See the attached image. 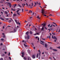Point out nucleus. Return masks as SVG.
I'll return each mask as SVG.
<instances>
[{
  "label": "nucleus",
  "mask_w": 60,
  "mask_h": 60,
  "mask_svg": "<svg viewBox=\"0 0 60 60\" xmlns=\"http://www.w3.org/2000/svg\"><path fill=\"white\" fill-rule=\"evenodd\" d=\"M41 12L42 14H46V13H45V11L44 9H42L41 10Z\"/></svg>",
  "instance_id": "nucleus-1"
},
{
  "label": "nucleus",
  "mask_w": 60,
  "mask_h": 60,
  "mask_svg": "<svg viewBox=\"0 0 60 60\" xmlns=\"http://www.w3.org/2000/svg\"><path fill=\"white\" fill-rule=\"evenodd\" d=\"M21 54L22 55V57H24V52H22Z\"/></svg>",
  "instance_id": "nucleus-2"
},
{
  "label": "nucleus",
  "mask_w": 60,
  "mask_h": 60,
  "mask_svg": "<svg viewBox=\"0 0 60 60\" xmlns=\"http://www.w3.org/2000/svg\"><path fill=\"white\" fill-rule=\"evenodd\" d=\"M32 58H33V59H35V55H33L32 56Z\"/></svg>",
  "instance_id": "nucleus-3"
},
{
  "label": "nucleus",
  "mask_w": 60,
  "mask_h": 60,
  "mask_svg": "<svg viewBox=\"0 0 60 60\" xmlns=\"http://www.w3.org/2000/svg\"><path fill=\"white\" fill-rule=\"evenodd\" d=\"M8 4L9 5L10 8H11V6L12 5L10 3H8Z\"/></svg>",
  "instance_id": "nucleus-4"
},
{
  "label": "nucleus",
  "mask_w": 60,
  "mask_h": 60,
  "mask_svg": "<svg viewBox=\"0 0 60 60\" xmlns=\"http://www.w3.org/2000/svg\"><path fill=\"white\" fill-rule=\"evenodd\" d=\"M27 59L28 60H31V58L30 57H28Z\"/></svg>",
  "instance_id": "nucleus-5"
},
{
  "label": "nucleus",
  "mask_w": 60,
  "mask_h": 60,
  "mask_svg": "<svg viewBox=\"0 0 60 60\" xmlns=\"http://www.w3.org/2000/svg\"><path fill=\"white\" fill-rule=\"evenodd\" d=\"M27 35H28V34H29V32L27 31L25 33Z\"/></svg>",
  "instance_id": "nucleus-6"
},
{
  "label": "nucleus",
  "mask_w": 60,
  "mask_h": 60,
  "mask_svg": "<svg viewBox=\"0 0 60 60\" xmlns=\"http://www.w3.org/2000/svg\"><path fill=\"white\" fill-rule=\"evenodd\" d=\"M42 26L43 25V27H45V26H46V24L45 23H43L42 24Z\"/></svg>",
  "instance_id": "nucleus-7"
},
{
  "label": "nucleus",
  "mask_w": 60,
  "mask_h": 60,
  "mask_svg": "<svg viewBox=\"0 0 60 60\" xmlns=\"http://www.w3.org/2000/svg\"><path fill=\"white\" fill-rule=\"evenodd\" d=\"M28 52L29 54H30V52H31V51L30 50H28Z\"/></svg>",
  "instance_id": "nucleus-8"
},
{
  "label": "nucleus",
  "mask_w": 60,
  "mask_h": 60,
  "mask_svg": "<svg viewBox=\"0 0 60 60\" xmlns=\"http://www.w3.org/2000/svg\"><path fill=\"white\" fill-rule=\"evenodd\" d=\"M53 39H55L56 40H57V38L55 36H54V37H53Z\"/></svg>",
  "instance_id": "nucleus-9"
},
{
  "label": "nucleus",
  "mask_w": 60,
  "mask_h": 60,
  "mask_svg": "<svg viewBox=\"0 0 60 60\" xmlns=\"http://www.w3.org/2000/svg\"><path fill=\"white\" fill-rule=\"evenodd\" d=\"M29 33L31 34H33V32H32L31 31H30V32H29Z\"/></svg>",
  "instance_id": "nucleus-10"
},
{
  "label": "nucleus",
  "mask_w": 60,
  "mask_h": 60,
  "mask_svg": "<svg viewBox=\"0 0 60 60\" xmlns=\"http://www.w3.org/2000/svg\"><path fill=\"white\" fill-rule=\"evenodd\" d=\"M24 60H26V59H27V57H24Z\"/></svg>",
  "instance_id": "nucleus-11"
},
{
  "label": "nucleus",
  "mask_w": 60,
  "mask_h": 60,
  "mask_svg": "<svg viewBox=\"0 0 60 60\" xmlns=\"http://www.w3.org/2000/svg\"><path fill=\"white\" fill-rule=\"evenodd\" d=\"M27 37L28 39H29V35H27Z\"/></svg>",
  "instance_id": "nucleus-12"
},
{
  "label": "nucleus",
  "mask_w": 60,
  "mask_h": 60,
  "mask_svg": "<svg viewBox=\"0 0 60 60\" xmlns=\"http://www.w3.org/2000/svg\"><path fill=\"white\" fill-rule=\"evenodd\" d=\"M0 19H1L2 20H4V19L2 17H0Z\"/></svg>",
  "instance_id": "nucleus-13"
},
{
  "label": "nucleus",
  "mask_w": 60,
  "mask_h": 60,
  "mask_svg": "<svg viewBox=\"0 0 60 60\" xmlns=\"http://www.w3.org/2000/svg\"><path fill=\"white\" fill-rule=\"evenodd\" d=\"M53 50L54 51H57V50L55 49H53Z\"/></svg>",
  "instance_id": "nucleus-14"
},
{
  "label": "nucleus",
  "mask_w": 60,
  "mask_h": 60,
  "mask_svg": "<svg viewBox=\"0 0 60 60\" xmlns=\"http://www.w3.org/2000/svg\"><path fill=\"white\" fill-rule=\"evenodd\" d=\"M29 13H32V11H31V10H30L29 11Z\"/></svg>",
  "instance_id": "nucleus-15"
},
{
  "label": "nucleus",
  "mask_w": 60,
  "mask_h": 60,
  "mask_svg": "<svg viewBox=\"0 0 60 60\" xmlns=\"http://www.w3.org/2000/svg\"><path fill=\"white\" fill-rule=\"evenodd\" d=\"M24 46H25V47H27L28 46L27 45H25V44H24Z\"/></svg>",
  "instance_id": "nucleus-16"
},
{
  "label": "nucleus",
  "mask_w": 60,
  "mask_h": 60,
  "mask_svg": "<svg viewBox=\"0 0 60 60\" xmlns=\"http://www.w3.org/2000/svg\"><path fill=\"white\" fill-rule=\"evenodd\" d=\"M24 46H25V47H27L28 46L27 45H25V44H24Z\"/></svg>",
  "instance_id": "nucleus-17"
},
{
  "label": "nucleus",
  "mask_w": 60,
  "mask_h": 60,
  "mask_svg": "<svg viewBox=\"0 0 60 60\" xmlns=\"http://www.w3.org/2000/svg\"><path fill=\"white\" fill-rule=\"evenodd\" d=\"M37 18H38V19H40V18L39 17V16H38L37 17Z\"/></svg>",
  "instance_id": "nucleus-18"
},
{
  "label": "nucleus",
  "mask_w": 60,
  "mask_h": 60,
  "mask_svg": "<svg viewBox=\"0 0 60 60\" xmlns=\"http://www.w3.org/2000/svg\"><path fill=\"white\" fill-rule=\"evenodd\" d=\"M45 48H47V45L46 44H45Z\"/></svg>",
  "instance_id": "nucleus-19"
},
{
  "label": "nucleus",
  "mask_w": 60,
  "mask_h": 60,
  "mask_svg": "<svg viewBox=\"0 0 60 60\" xmlns=\"http://www.w3.org/2000/svg\"><path fill=\"white\" fill-rule=\"evenodd\" d=\"M13 15H14V17H15V16H16L17 15H16V14H13Z\"/></svg>",
  "instance_id": "nucleus-20"
},
{
  "label": "nucleus",
  "mask_w": 60,
  "mask_h": 60,
  "mask_svg": "<svg viewBox=\"0 0 60 60\" xmlns=\"http://www.w3.org/2000/svg\"><path fill=\"white\" fill-rule=\"evenodd\" d=\"M18 5L20 7H22V6L20 5L19 4H18Z\"/></svg>",
  "instance_id": "nucleus-21"
},
{
  "label": "nucleus",
  "mask_w": 60,
  "mask_h": 60,
  "mask_svg": "<svg viewBox=\"0 0 60 60\" xmlns=\"http://www.w3.org/2000/svg\"><path fill=\"white\" fill-rule=\"evenodd\" d=\"M4 54H2V56H4Z\"/></svg>",
  "instance_id": "nucleus-22"
},
{
  "label": "nucleus",
  "mask_w": 60,
  "mask_h": 60,
  "mask_svg": "<svg viewBox=\"0 0 60 60\" xmlns=\"http://www.w3.org/2000/svg\"><path fill=\"white\" fill-rule=\"evenodd\" d=\"M15 22H16V24H17V21L16 20H15Z\"/></svg>",
  "instance_id": "nucleus-23"
},
{
  "label": "nucleus",
  "mask_w": 60,
  "mask_h": 60,
  "mask_svg": "<svg viewBox=\"0 0 60 60\" xmlns=\"http://www.w3.org/2000/svg\"><path fill=\"white\" fill-rule=\"evenodd\" d=\"M5 13L6 14H8V13H7V11H5Z\"/></svg>",
  "instance_id": "nucleus-24"
},
{
  "label": "nucleus",
  "mask_w": 60,
  "mask_h": 60,
  "mask_svg": "<svg viewBox=\"0 0 60 60\" xmlns=\"http://www.w3.org/2000/svg\"><path fill=\"white\" fill-rule=\"evenodd\" d=\"M17 13L18 14V15H20V13L19 12V13L18 12Z\"/></svg>",
  "instance_id": "nucleus-25"
},
{
  "label": "nucleus",
  "mask_w": 60,
  "mask_h": 60,
  "mask_svg": "<svg viewBox=\"0 0 60 60\" xmlns=\"http://www.w3.org/2000/svg\"><path fill=\"white\" fill-rule=\"evenodd\" d=\"M19 10H18L17 11H16V12L17 13H18V12H19Z\"/></svg>",
  "instance_id": "nucleus-26"
},
{
  "label": "nucleus",
  "mask_w": 60,
  "mask_h": 60,
  "mask_svg": "<svg viewBox=\"0 0 60 60\" xmlns=\"http://www.w3.org/2000/svg\"><path fill=\"white\" fill-rule=\"evenodd\" d=\"M16 5H17V4H15V6H14V7H16Z\"/></svg>",
  "instance_id": "nucleus-27"
},
{
  "label": "nucleus",
  "mask_w": 60,
  "mask_h": 60,
  "mask_svg": "<svg viewBox=\"0 0 60 60\" xmlns=\"http://www.w3.org/2000/svg\"><path fill=\"white\" fill-rule=\"evenodd\" d=\"M31 44H32V45L33 46H34V43H31Z\"/></svg>",
  "instance_id": "nucleus-28"
},
{
  "label": "nucleus",
  "mask_w": 60,
  "mask_h": 60,
  "mask_svg": "<svg viewBox=\"0 0 60 60\" xmlns=\"http://www.w3.org/2000/svg\"><path fill=\"white\" fill-rule=\"evenodd\" d=\"M14 31L15 32H16V29H14Z\"/></svg>",
  "instance_id": "nucleus-29"
},
{
  "label": "nucleus",
  "mask_w": 60,
  "mask_h": 60,
  "mask_svg": "<svg viewBox=\"0 0 60 60\" xmlns=\"http://www.w3.org/2000/svg\"><path fill=\"white\" fill-rule=\"evenodd\" d=\"M50 26V24H49L48 25V27H49V26Z\"/></svg>",
  "instance_id": "nucleus-30"
},
{
  "label": "nucleus",
  "mask_w": 60,
  "mask_h": 60,
  "mask_svg": "<svg viewBox=\"0 0 60 60\" xmlns=\"http://www.w3.org/2000/svg\"><path fill=\"white\" fill-rule=\"evenodd\" d=\"M44 29V27H43L42 28V29H41V30H43Z\"/></svg>",
  "instance_id": "nucleus-31"
},
{
  "label": "nucleus",
  "mask_w": 60,
  "mask_h": 60,
  "mask_svg": "<svg viewBox=\"0 0 60 60\" xmlns=\"http://www.w3.org/2000/svg\"><path fill=\"white\" fill-rule=\"evenodd\" d=\"M1 1H2V2H5V1H4V0H1Z\"/></svg>",
  "instance_id": "nucleus-32"
},
{
  "label": "nucleus",
  "mask_w": 60,
  "mask_h": 60,
  "mask_svg": "<svg viewBox=\"0 0 60 60\" xmlns=\"http://www.w3.org/2000/svg\"><path fill=\"white\" fill-rule=\"evenodd\" d=\"M1 41H4V39H3V38L1 39Z\"/></svg>",
  "instance_id": "nucleus-33"
},
{
  "label": "nucleus",
  "mask_w": 60,
  "mask_h": 60,
  "mask_svg": "<svg viewBox=\"0 0 60 60\" xmlns=\"http://www.w3.org/2000/svg\"><path fill=\"white\" fill-rule=\"evenodd\" d=\"M37 58H38V53L37 54Z\"/></svg>",
  "instance_id": "nucleus-34"
},
{
  "label": "nucleus",
  "mask_w": 60,
  "mask_h": 60,
  "mask_svg": "<svg viewBox=\"0 0 60 60\" xmlns=\"http://www.w3.org/2000/svg\"><path fill=\"white\" fill-rule=\"evenodd\" d=\"M26 5L28 6V4H27V3H26Z\"/></svg>",
  "instance_id": "nucleus-35"
},
{
  "label": "nucleus",
  "mask_w": 60,
  "mask_h": 60,
  "mask_svg": "<svg viewBox=\"0 0 60 60\" xmlns=\"http://www.w3.org/2000/svg\"><path fill=\"white\" fill-rule=\"evenodd\" d=\"M29 8H33V7H32V6H30V7H29Z\"/></svg>",
  "instance_id": "nucleus-36"
},
{
  "label": "nucleus",
  "mask_w": 60,
  "mask_h": 60,
  "mask_svg": "<svg viewBox=\"0 0 60 60\" xmlns=\"http://www.w3.org/2000/svg\"><path fill=\"white\" fill-rule=\"evenodd\" d=\"M8 55L9 56H10V52H9Z\"/></svg>",
  "instance_id": "nucleus-37"
},
{
  "label": "nucleus",
  "mask_w": 60,
  "mask_h": 60,
  "mask_svg": "<svg viewBox=\"0 0 60 60\" xmlns=\"http://www.w3.org/2000/svg\"><path fill=\"white\" fill-rule=\"evenodd\" d=\"M41 42H42V43H44V42L43 41H41Z\"/></svg>",
  "instance_id": "nucleus-38"
},
{
  "label": "nucleus",
  "mask_w": 60,
  "mask_h": 60,
  "mask_svg": "<svg viewBox=\"0 0 60 60\" xmlns=\"http://www.w3.org/2000/svg\"><path fill=\"white\" fill-rule=\"evenodd\" d=\"M9 22L10 23V22H11V20H9Z\"/></svg>",
  "instance_id": "nucleus-39"
},
{
  "label": "nucleus",
  "mask_w": 60,
  "mask_h": 60,
  "mask_svg": "<svg viewBox=\"0 0 60 60\" xmlns=\"http://www.w3.org/2000/svg\"><path fill=\"white\" fill-rule=\"evenodd\" d=\"M9 59H10V60H11V57H9Z\"/></svg>",
  "instance_id": "nucleus-40"
},
{
  "label": "nucleus",
  "mask_w": 60,
  "mask_h": 60,
  "mask_svg": "<svg viewBox=\"0 0 60 60\" xmlns=\"http://www.w3.org/2000/svg\"><path fill=\"white\" fill-rule=\"evenodd\" d=\"M0 60H3V58H1L0 59Z\"/></svg>",
  "instance_id": "nucleus-41"
},
{
  "label": "nucleus",
  "mask_w": 60,
  "mask_h": 60,
  "mask_svg": "<svg viewBox=\"0 0 60 60\" xmlns=\"http://www.w3.org/2000/svg\"><path fill=\"white\" fill-rule=\"evenodd\" d=\"M41 52H39V55L40 56H41Z\"/></svg>",
  "instance_id": "nucleus-42"
},
{
  "label": "nucleus",
  "mask_w": 60,
  "mask_h": 60,
  "mask_svg": "<svg viewBox=\"0 0 60 60\" xmlns=\"http://www.w3.org/2000/svg\"><path fill=\"white\" fill-rule=\"evenodd\" d=\"M57 48H58V49H60V46H59Z\"/></svg>",
  "instance_id": "nucleus-43"
},
{
  "label": "nucleus",
  "mask_w": 60,
  "mask_h": 60,
  "mask_svg": "<svg viewBox=\"0 0 60 60\" xmlns=\"http://www.w3.org/2000/svg\"><path fill=\"white\" fill-rule=\"evenodd\" d=\"M52 34H53V35H55V33H52Z\"/></svg>",
  "instance_id": "nucleus-44"
},
{
  "label": "nucleus",
  "mask_w": 60,
  "mask_h": 60,
  "mask_svg": "<svg viewBox=\"0 0 60 60\" xmlns=\"http://www.w3.org/2000/svg\"><path fill=\"white\" fill-rule=\"evenodd\" d=\"M4 53L5 54H6L7 53V52H4Z\"/></svg>",
  "instance_id": "nucleus-45"
},
{
  "label": "nucleus",
  "mask_w": 60,
  "mask_h": 60,
  "mask_svg": "<svg viewBox=\"0 0 60 60\" xmlns=\"http://www.w3.org/2000/svg\"><path fill=\"white\" fill-rule=\"evenodd\" d=\"M52 39H53V38H54V37H53V35H52Z\"/></svg>",
  "instance_id": "nucleus-46"
},
{
  "label": "nucleus",
  "mask_w": 60,
  "mask_h": 60,
  "mask_svg": "<svg viewBox=\"0 0 60 60\" xmlns=\"http://www.w3.org/2000/svg\"><path fill=\"white\" fill-rule=\"evenodd\" d=\"M36 4H39V3H38V2H36Z\"/></svg>",
  "instance_id": "nucleus-47"
},
{
  "label": "nucleus",
  "mask_w": 60,
  "mask_h": 60,
  "mask_svg": "<svg viewBox=\"0 0 60 60\" xmlns=\"http://www.w3.org/2000/svg\"><path fill=\"white\" fill-rule=\"evenodd\" d=\"M32 5H31V6H33V5H34V4H33V3H32Z\"/></svg>",
  "instance_id": "nucleus-48"
},
{
  "label": "nucleus",
  "mask_w": 60,
  "mask_h": 60,
  "mask_svg": "<svg viewBox=\"0 0 60 60\" xmlns=\"http://www.w3.org/2000/svg\"><path fill=\"white\" fill-rule=\"evenodd\" d=\"M50 49H52V47H50Z\"/></svg>",
  "instance_id": "nucleus-49"
},
{
  "label": "nucleus",
  "mask_w": 60,
  "mask_h": 60,
  "mask_svg": "<svg viewBox=\"0 0 60 60\" xmlns=\"http://www.w3.org/2000/svg\"><path fill=\"white\" fill-rule=\"evenodd\" d=\"M9 33H14V32L13 31H12L10 32Z\"/></svg>",
  "instance_id": "nucleus-50"
},
{
  "label": "nucleus",
  "mask_w": 60,
  "mask_h": 60,
  "mask_svg": "<svg viewBox=\"0 0 60 60\" xmlns=\"http://www.w3.org/2000/svg\"><path fill=\"white\" fill-rule=\"evenodd\" d=\"M52 27V25H51V26H50V27Z\"/></svg>",
  "instance_id": "nucleus-51"
},
{
  "label": "nucleus",
  "mask_w": 60,
  "mask_h": 60,
  "mask_svg": "<svg viewBox=\"0 0 60 60\" xmlns=\"http://www.w3.org/2000/svg\"><path fill=\"white\" fill-rule=\"evenodd\" d=\"M3 38H5V36L4 35L3 36Z\"/></svg>",
  "instance_id": "nucleus-52"
},
{
  "label": "nucleus",
  "mask_w": 60,
  "mask_h": 60,
  "mask_svg": "<svg viewBox=\"0 0 60 60\" xmlns=\"http://www.w3.org/2000/svg\"><path fill=\"white\" fill-rule=\"evenodd\" d=\"M5 19H6V20H8L9 19L8 18H5Z\"/></svg>",
  "instance_id": "nucleus-53"
},
{
  "label": "nucleus",
  "mask_w": 60,
  "mask_h": 60,
  "mask_svg": "<svg viewBox=\"0 0 60 60\" xmlns=\"http://www.w3.org/2000/svg\"><path fill=\"white\" fill-rule=\"evenodd\" d=\"M2 35H4V33H3Z\"/></svg>",
  "instance_id": "nucleus-54"
},
{
  "label": "nucleus",
  "mask_w": 60,
  "mask_h": 60,
  "mask_svg": "<svg viewBox=\"0 0 60 60\" xmlns=\"http://www.w3.org/2000/svg\"><path fill=\"white\" fill-rule=\"evenodd\" d=\"M4 26H3V29H4Z\"/></svg>",
  "instance_id": "nucleus-55"
},
{
  "label": "nucleus",
  "mask_w": 60,
  "mask_h": 60,
  "mask_svg": "<svg viewBox=\"0 0 60 60\" xmlns=\"http://www.w3.org/2000/svg\"><path fill=\"white\" fill-rule=\"evenodd\" d=\"M35 5H36V4H37L36 3H35Z\"/></svg>",
  "instance_id": "nucleus-56"
},
{
  "label": "nucleus",
  "mask_w": 60,
  "mask_h": 60,
  "mask_svg": "<svg viewBox=\"0 0 60 60\" xmlns=\"http://www.w3.org/2000/svg\"><path fill=\"white\" fill-rule=\"evenodd\" d=\"M36 34H39V33H37Z\"/></svg>",
  "instance_id": "nucleus-57"
},
{
  "label": "nucleus",
  "mask_w": 60,
  "mask_h": 60,
  "mask_svg": "<svg viewBox=\"0 0 60 60\" xmlns=\"http://www.w3.org/2000/svg\"><path fill=\"white\" fill-rule=\"evenodd\" d=\"M36 39H37V38H38V37L37 36V37H36Z\"/></svg>",
  "instance_id": "nucleus-58"
},
{
  "label": "nucleus",
  "mask_w": 60,
  "mask_h": 60,
  "mask_svg": "<svg viewBox=\"0 0 60 60\" xmlns=\"http://www.w3.org/2000/svg\"><path fill=\"white\" fill-rule=\"evenodd\" d=\"M18 25H20V22H19V24H18Z\"/></svg>",
  "instance_id": "nucleus-59"
},
{
  "label": "nucleus",
  "mask_w": 60,
  "mask_h": 60,
  "mask_svg": "<svg viewBox=\"0 0 60 60\" xmlns=\"http://www.w3.org/2000/svg\"><path fill=\"white\" fill-rule=\"evenodd\" d=\"M34 49H35V47H34L33 48Z\"/></svg>",
  "instance_id": "nucleus-60"
},
{
  "label": "nucleus",
  "mask_w": 60,
  "mask_h": 60,
  "mask_svg": "<svg viewBox=\"0 0 60 60\" xmlns=\"http://www.w3.org/2000/svg\"><path fill=\"white\" fill-rule=\"evenodd\" d=\"M22 4V6H23V7H24V5H23V4Z\"/></svg>",
  "instance_id": "nucleus-61"
},
{
  "label": "nucleus",
  "mask_w": 60,
  "mask_h": 60,
  "mask_svg": "<svg viewBox=\"0 0 60 60\" xmlns=\"http://www.w3.org/2000/svg\"><path fill=\"white\" fill-rule=\"evenodd\" d=\"M49 39H50V36H49Z\"/></svg>",
  "instance_id": "nucleus-62"
},
{
  "label": "nucleus",
  "mask_w": 60,
  "mask_h": 60,
  "mask_svg": "<svg viewBox=\"0 0 60 60\" xmlns=\"http://www.w3.org/2000/svg\"><path fill=\"white\" fill-rule=\"evenodd\" d=\"M48 30H49V32H50V29H48Z\"/></svg>",
  "instance_id": "nucleus-63"
},
{
  "label": "nucleus",
  "mask_w": 60,
  "mask_h": 60,
  "mask_svg": "<svg viewBox=\"0 0 60 60\" xmlns=\"http://www.w3.org/2000/svg\"><path fill=\"white\" fill-rule=\"evenodd\" d=\"M39 5H41V3H39Z\"/></svg>",
  "instance_id": "nucleus-64"
}]
</instances>
